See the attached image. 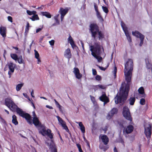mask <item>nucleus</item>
Returning <instances> with one entry per match:
<instances>
[{
    "label": "nucleus",
    "instance_id": "obj_22",
    "mask_svg": "<svg viewBox=\"0 0 152 152\" xmlns=\"http://www.w3.org/2000/svg\"><path fill=\"white\" fill-rule=\"evenodd\" d=\"M68 41L73 48H74L76 46V45L75 44L73 40L72 37L70 35L68 38Z\"/></svg>",
    "mask_w": 152,
    "mask_h": 152
},
{
    "label": "nucleus",
    "instance_id": "obj_26",
    "mask_svg": "<svg viewBox=\"0 0 152 152\" xmlns=\"http://www.w3.org/2000/svg\"><path fill=\"white\" fill-rule=\"evenodd\" d=\"M41 14L43 16H45L48 18H50L51 17V15L50 13L47 12H42Z\"/></svg>",
    "mask_w": 152,
    "mask_h": 152
},
{
    "label": "nucleus",
    "instance_id": "obj_55",
    "mask_svg": "<svg viewBox=\"0 0 152 152\" xmlns=\"http://www.w3.org/2000/svg\"><path fill=\"white\" fill-rule=\"evenodd\" d=\"M145 62L146 64L149 63V59L148 58H146L145 59Z\"/></svg>",
    "mask_w": 152,
    "mask_h": 152
},
{
    "label": "nucleus",
    "instance_id": "obj_48",
    "mask_svg": "<svg viewBox=\"0 0 152 152\" xmlns=\"http://www.w3.org/2000/svg\"><path fill=\"white\" fill-rule=\"evenodd\" d=\"M94 9H95L96 12L99 11L98 10V6L97 5V4L95 3H94Z\"/></svg>",
    "mask_w": 152,
    "mask_h": 152
},
{
    "label": "nucleus",
    "instance_id": "obj_60",
    "mask_svg": "<svg viewBox=\"0 0 152 152\" xmlns=\"http://www.w3.org/2000/svg\"><path fill=\"white\" fill-rule=\"evenodd\" d=\"M54 101L55 102V103L56 104V106H58V104H59V103L56 100V99H54Z\"/></svg>",
    "mask_w": 152,
    "mask_h": 152
},
{
    "label": "nucleus",
    "instance_id": "obj_10",
    "mask_svg": "<svg viewBox=\"0 0 152 152\" xmlns=\"http://www.w3.org/2000/svg\"><path fill=\"white\" fill-rule=\"evenodd\" d=\"M99 99L100 101L104 102V105L110 102L109 99L106 96L105 92H102V95L99 97Z\"/></svg>",
    "mask_w": 152,
    "mask_h": 152
},
{
    "label": "nucleus",
    "instance_id": "obj_40",
    "mask_svg": "<svg viewBox=\"0 0 152 152\" xmlns=\"http://www.w3.org/2000/svg\"><path fill=\"white\" fill-rule=\"evenodd\" d=\"M102 8L103 11L106 13H107L109 12V10L108 8L106 6H102Z\"/></svg>",
    "mask_w": 152,
    "mask_h": 152
},
{
    "label": "nucleus",
    "instance_id": "obj_1",
    "mask_svg": "<svg viewBox=\"0 0 152 152\" xmlns=\"http://www.w3.org/2000/svg\"><path fill=\"white\" fill-rule=\"evenodd\" d=\"M126 82L122 83L120 88L119 96L117 94L115 98V102L116 104H124L127 99L130 89V86L132 83V80L125 79Z\"/></svg>",
    "mask_w": 152,
    "mask_h": 152
},
{
    "label": "nucleus",
    "instance_id": "obj_30",
    "mask_svg": "<svg viewBox=\"0 0 152 152\" xmlns=\"http://www.w3.org/2000/svg\"><path fill=\"white\" fill-rule=\"evenodd\" d=\"M96 14L97 16V17L98 18H99L100 20L101 21H103V19L102 18V16L101 15L100 13L99 12V11L96 12Z\"/></svg>",
    "mask_w": 152,
    "mask_h": 152
},
{
    "label": "nucleus",
    "instance_id": "obj_7",
    "mask_svg": "<svg viewBox=\"0 0 152 152\" xmlns=\"http://www.w3.org/2000/svg\"><path fill=\"white\" fill-rule=\"evenodd\" d=\"M122 114L125 119L130 121H132V118L131 115L129 110L127 107H123Z\"/></svg>",
    "mask_w": 152,
    "mask_h": 152
},
{
    "label": "nucleus",
    "instance_id": "obj_41",
    "mask_svg": "<svg viewBox=\"0 0 152 152\" xmlns=\"http://www.w3.org/2000/svg\"><path fill=\"white\" fill-rule=\"evenodd\" d=\"M51 152H57V148L53 145H52L51 147Z\"/></svg>",
    "mask_w": 152,
    "mask_h": 152
},
{
    "label": "nucleus",
    "instance_id": "obj_42",
    "mask_svg": "<svg viewBox=\"0 0 152 152\" xmlns=\"http://www.w3.org/2000/svg\"><path fill=\"white\" fill-rule=\"evenodd\" d=\"M76 145L78 149V150L79 152H83L81 148V145L79 143L77 144Z\"/></svg>",
    "mask_w": 152,
    "mask_h": 152
},
{
    "label": "nucleus",
    "instance_id": "obj_28",
    "mask_svg": "<svg viewBox=\"0 0 152 152\" xmlns=\"http://www.w3.org/2000/svg\"><path fill=\"white\" fill-rule=\"evenodd\" d=\"M121 25L124 32H125L128 31L127 30V28L125 26V24L123 21L121 22Z\"/></svg>",
    "mask_w": 152,
    "mask_h": 152
},
{
    "label": "nucleus",
    "instance_id": "obj_56",
    "mask_svg": "<svg viewBox=\"0 0 152 152\" xmlns=\"http://www.w3.org/2000/svg\"><path fill=\"white\" fill-rule=\"evenodd\" d=\"M42 28H38V29H36V32L37 33H38L39 31H41L42 30Z\"/></svg>",
    "mask_w": 152,
    "mask_h": 152
},
{
    "label": "nucleus",
    "instance_id": "obj_38",
    "mask_svg": "<svg viewBox=\"0 0 152 152\" xmlns=\"http://www.w3.org/2000/svg\"><path fill=\"white\" fill-rule=\"evenodd\" d=\"M11 57L14 60H16L18 59L17 55L15 54H11L10 55Z\"/></svg>",
    "mask_w": 152,
    "mask_h": 152
},
{
    "label": "nucleus",
    "instance_id": "obj_31",
    "mask_svg": "<svg viewBox=\"0 0 152 152\" xmlns=\"http://www.w3.org/2000/svg\"><path fill=\"white\" fill-rule=\"evenodd\" d=\"M138 91L140 94H144L145 95V94L144 88L142 87H141L139 88Z\"/></svg>",
    "mask_w": 152,
    "mask_h": 152
},
{
    "label": "nucleus",
    "instance_id": "obj_33",
    "mask_svg": "<svg viewBox=\"0 0 152 152\" xmlns=\"http://www.w3.org/2000/svg\"><path fill=\"white\" fill-rule=\"evenodd\" d=\"M59 16V14H58L54 17V19L57 25H59L60 24V21L58 18Z\"/></svg>",
    "mask_w": 152,
    "mask_h": 152
},
{
    "label": "nucleus",
    "instance_id": "obj_54",
    "mask_svg": "<svg viewBox=\"0 0 152 152\" xmlns=\"http://www.w3.org/2000/svg\"><path fill=\"white\" fill-rule=\"evenodd\" d=\"M29 30V28H26L25 30V35H27L28 33Z\"/></svg>",
    "mask_w": 152,
    "mask_h": 152
},
{
    "label": "nucleus",
    "instance_id": "obj_50",
    "mask_svg": "<svg viewBox=\"0 0 152 152\" xmlns=\"http://www.w3.org/2000/svg\"><path fill=\"white\" fill-rule=\"evenodd\" d=\"M108 127L107 126H105L104 129H102V130L104 131V133H106L107 131V130Z\"/></svg>",
    "mask_w": 152,
    "mask_h": 152
},
{
    "label": "nucleus",
    "instance_id": "obj_64",
    "mask_svg": "<svg viewBox=\"0 0 152 152\" xmlns=\"http://www.w3.org/2000/svg\"><path fill=\"white\" fill-rule=\"evenodd\" d=\"M114 152H118L116 147L114 148Z\"/></svg>",
    "mask_w": 152,
    "mask_h": 152
},
{
    "label": "nucleus",
    "instance_id": "obj_21",
    "mask_svg": "<svg viewBox=\"0 0 152 152\" xmlns=\"http://www.w3.org/2000/svg\"><path fill=\"white\" fill-rule=\"evenodd\" d=\"M76 123L78 124L79 126L80 127V129L82 132L83 133H84L85 132V126L83 125L81 122H76Z\"/></svg>",
    "mask_w": 152,
    "mask_h": 152
},
{
    "label": "nucleus",
    "instance_id": "obj_46",
    "mask_svg": "<svg viewBox=\"0 0 152 152\" xmlns=\"http://www.w3.org/2000/svg\"><path fill=\"white\" fill-rule=\"evenodd\" d=\"M95 79L97 80L100 81L101 80L102 77L100 76L99 75H96L95 77Z\"/></svg>",
    "mask_w": 152,
    "mask_h": 152
},
{
    "label": "nucleus",
    "instance_id": "obj_3",
    "mask_svg": "<svg viewBox=\"0 0 152 152\" xmlns=\"http://www.w3.org/2000/svg\"><path fill=\"white\" fill-rule=\"evenodd\" d=\"M89 28L91 36L94 40H96L98 38L99 40H102L104 38V33L100 31L99 27L96 23L91 24Z\"/></svg>",
    "mask_w": 152,
    "mask_h": 152
},
{
    "label": "nucleus",
    "instance_id": "obj_4",
    "mask_svg": "<svg viewBox=\"0 0 152 152\" xmlns=\"http://www.w3.org/2000/svg\"><path fill=\"white\" fill-rule=\"evenodd\" d=\"M133 68V60L129 59L125 64L124 70L125 79L132 80V75Z\"/></svg>",
    "mask_w": 152,
    "mask_h": 152
},
{
    "label": "nucleus",
    "instance_id": "obj_32",
    "mask_svg": "<svg viewBox=\"0 0 152 152\" xmlns=\"http://www.w3.org/2000/svg\"><path fill=\"white\" fill-rule=\"evenodd\" d=\"M98 56L94 53V55H93V56L98 60V62H100L102 59V58L101 57L99 56Z\"/></svg>",
    "mask_w": 152,
    "mask_h": 152
},
{
    "label": "nucleus",
    "instance_id": "obj_62",
    "mask_svg": "<svg viewBox=\"0 0 152 152\" xmlns=\"http://www.w3.org/2000/svg\"><path fill=\"white\" fill-rule=\"evenodd\" d=\"M64 16L61 15V21H63V20L64 19Z\"/></svg>",
    "mask_w": 152,
    "mask_h": 152
},
{
    "label": "nucleus",
    "instance_id": "obj_24",
    "mask_svg": "<svg viewBox=\"0 0 152 152\" xmlns=\"http://www.w3.org/2000/svg\"><path fill=\"white\" fill-rule=\"evenodd\" d=\"M126 36V37L127 39L129 42H132L131 37L130 35V34L128 31L124 32Z\"/></svg>",
    "mask_w": 152,
    "mask_h": 152
},
{
    "label": "nucleus",
    "instance_id": "obj_36",
    "mask_svg": "<svg viewBox=\"0 0 152 152\" xmlns=\"http://www.w3.org/2000/svg\"><path fill=\"white\" fill-rule=\"evenodd\" d=\"M61 126L63 128V129H64L66 131V132L69 133V129L67 126L66 125V123L64 124H62V125H61Z\"/></svg>",
    "mask_w": 152,
    "mask_h": 152
},
{
    "label": "nucleus",
    "instance_id": "obj_29",
    "mask_svg": "<svg viewBox=\"0 0 152 152\" xmlns=\"http://www.w3.org/2000/svg\"><path fill=\"white\" fill-rule=\"evenodd\" d=\"M23 86V84L20 83L18 84L16 86V90L17 91H19L21 88Z\"/></svg>",
    "mask_w": 152,
    "mask_h": 152
},
{
    "label": "nucleus",
    "instance_id": "obj_37",
    "mask_svg": "<svg viewBox=\"0 0 152 152\" xmlns=\"http://www.w3.org/2000/svg\"><path fill=\"white\" fill-rule=\"evenodd\" d=\"M18 61V62L20 64L23 63L24 62V61L23 59L22 56H20L19 57H18V59H17Z\"/></svg>",
    "mask_w": 152,
    "mask_h": 152
},
{
    "label": "nucleus",
    "instance_id": "obj_49",
    "mask_svg": "<svg viewBox=\"0 0 152 152\" xmlns=\"http://www.w3.org/2000/svg\"><path fill=\"white\" fill-rule=\"evenodd\" d=\"M90 96L91 98V100L93 102H94L95 101V97L91 95H90Z\"/></svg>",
    "mask_w": 152,
    "mask_h": 152
},
{
    "label": "nucleus",
    "instance_id": "obj_57",
    "mask_svg": "<svg viewBox=\"0 0 152 152\" xmlns=\"http://www.w3.org/2000/svg\"><path fill=\"white\" fill-rule=\"evenodd\" d=\"M97 86H99V87L101 89H103L104 88V87L102 85H99Z\"/></svg>",
    "mask_w": 152,
    "mask_h": 152
},
{
    "label": "nucleus",
    "instance_id": "obj_2",
    "mask_svg": "<svg viewBox=\"0 0 152 152\" xmlns=\"http://www.w3.org/2000/svg\"><path fill=\"white\" fill-rule=\"evenodd\" d=\"M4 104L13 112H16L20 116L25 118L30 124L31 123V117L30 115L23 111L18 107L11 98H7L5 99Z\"/></svg>",
    "mask_w": 152,
    "mask_h": 152
},
{
    "label": "nucleus",
    "instance_id": "obj_14",
    "mask_svg": "<svg viewBox=\"0 0 152 152\" xmlns=\"http://www.w3.org/2000/svg\"><path fill=\"white\" fill-rule=\"evenodd\" d=\"M134 126L131 125H129L124 129L123 130V132L126 134H127L132 133L133 131Z\"/></svg>",
    "mask_w": 152,
    "mask_h": 152
},
{
    "label": "nucleus",
    "instance_id": "obj_53",
    "mask_svg": "<svg viewBox=\"0 0 152 152\" xmlns=\"http://www.w3.org/2000/svg\"><path fill=\"white\" fill-rule=\"evenodd\" d=\"M99 68L102 70L105 71L107 69V68H104L102 66H97Z\"/></svg>",
    "mask_w": 152,
    "mask_h": 152
},
{
    "label": "nucleus",
    "instance_id": "obj_6",
    "mask_svg": "<svg viewBox=\"0 0 152 152\" xmlns=\"http://www.w3.org/2000/svg\"><path fill=\"white\" fill-rule=\"evenodd\" d=\"M94 46H91L90 50L91 52V54L93 56L94 53L96 55H99L101 53V48H102L104 50L103 47L99 44V42H95L94 44Z\"/></svg>",
    "mask_w": 152,
    "mask_h": 152
},
{
    "label": "nucleus",
    "instance_id": "obj_9",
    "mask_svg": "<svg viewBox=\"0 0 152 152\" xmlns=\"http://www.w3.org/2000/svg\"><path fill=\"white\" fill-rule=\"evenodd\" d=\"M148 126V127L145 128L144 133L147 138L150 139L152 133V124H149Z\"/></svg>",
    "mask_w": 152,
    "mask_h": 152
},
{
    "label": "nucleus",
    "instance_id": "obj_11",
    "mask_svg": "<svg viewBox=\"0 0 152 152\" xmlns=\"http://www.w3.org/2000/svg\"><path fill=\"white\" fill-rule=\"evenodd\" d=\"M8 65L9 69L8 74L9 75V77L10 78L12 73L14 71L15 65L13 63L10 62L8 64Z\"/></svg>",
    "mask_w": 152,
    "mask_h": 152
},
{
    "label": "nucleus",
    "instance_id": "obj_52",
    "mask_svg": "<svg viewBox=\"0 0 152 152\" xmlns=\"http://www.w3.org/2000/svg\"><path fill=\"white\" fill-rule=\"evenodd\" d=\"M7 19L8 20L11 22L12 23V17L10 16H8V17Z\"/></svg>",
    "mask_w": 152,
    "mask_h": 152
},
{
    "label": "nucleus",
    "instance_id": "obj_19",
    "mask_svg": "<svg viewBox=\"0 0 152 152\" xmlns=\"http://www.w3.org/2000/svg\"><path fill=\"white\" fill-rule=\"evenodd\" d=\"M99 147L100 149L103 150L104 152H105L109 149V146L107 144L104 145V144H100L99 145Z\"/></svg>",
    "mask_w": 152,
    "mask_h": 152
},
{
    "label": "nucleus",
    "instance_id": "obj_8",
    "mask_svg": "<svg viewBox=\"0 0 152 152\" xmlns=\"http://www.w3.org/2000/svg\"><path fill=\"white\" fill-rule=\"evenodd\" d=\"M132 34L133 36L140 39V41L139 44V45L140 46H141L143 43L145 36L139 32L137 31H132Z\"/></svg>",
    "mask_w": 152,
    "mask_h": 152
},
{
    "label": "nucleus",
    "instance_id": "obj_23",
    "mask_svg": "<svg viewBox=\"0 0 152 152\" xmlns=\"http://www.w3.org/2000/svg\"><path fill=\"white\" fill-rule=\"evenodd\" d=\"M136 99L134 97H131L128 100V101L129 102V104L131 105H134L135 101Z\"/></svg>",
    "mask_w": 152,
    "mask_h": 152
},
{
    "label": "nucleus",
    "instance_id": "obj_35",
    "mask_svg": "<svg viewBox=\"0 0 152 152\" xmlns=\"http://www.w3.org/2000/svg\"><path fill=\"white\" fill-rule=\"evenodd\" d=\"M61 126L63 128V129H64L66 131V132L69 133V129L67 126L66 125V123L64 124H62V125H61Z\"/></svg>",
    "mask_w": 152,
    "mask_h": 152
},
{
    "label": "nucleus",
    "instance_id": "obj_44",
    "mask_svg": "<svg viewBox=\"0 0 152 152\" xmlns=\"http://www.w3.org/2000/svg\"><path fill=\"white\" fill-rule=\"evenodd\" d=\"M34 51L35 53V57L36 58L38 59L39 57V54L36 50H35Z\"/></svg>",
    "mask_w": 152,
    "mask_h": 152
},
{
    "label": "nucleus",
    "instance_id": "obj_15",
    "mask_svg": "<svg viewBox=\"0 0 152 152\" xmlns=\"http://www.w3.org/2000/svg\"><path fill=\"white\" fill-rule=\"evenodd\" d=\"M74 69L73 72L75 74L76 77L78 79H80L82 77V75L80 73L79 69L77 67H75Z\"/></svg>",
    "mask_w": 152,
    "mask_h": 152
},
{
    "label": "nucleus",
    "instance_id": "obj_45",
    "mask_svg": "<svg viewBox=\"0 0 152 152\" xmlns=\"http://www.w3.org/2000/svg\"><path fill=\"white\" fill-rule=\"evenodd\" d=\"M147 68L148 69H152V65L150 63H148L146 64Z\"/></svg>",
    "mask_w": 152,
    "mask_h": 152
},
{
    "label": "nucleus",
    "instance_id": "obj_20",
    "mask_svg": "<svg viewBox=\"0 0 152 152\" xmlns=\"http://www.w3.org/2000/svg\"><path fill=\"white\" fill-rule=\"evenodd\" d=\"M6 27H1L0 28V33L3 37H5L6 36Z\"/></svg>",
    "mask_w": 152,
    "mask_h": 152
},
{
    "label": "nucleus",
    "instance_id": "obj_63",
    "mask_svg": "<svg viewBox=\"0 0 152 152\" xmlns=\"http://www.w3.org/2000/svg\"><path fill=\"white\" fill-rule=\"evenodd\" d=\"M37 59V61H38L37 64H39V63L41 61V60H40V59L39 58V57L38 58V59Z\"/></svg>",
    "mask_w": 152,
    "mask_h": 152
},
{
    "label": "nucleus",
    "instance_id": "obj_58",
    "mask_svg": "<svg viewBox=\"0 0 152 152\" xmlns=\"http://www.w3.org/2000/svg\"><path fill=\"white\" fill-rule=\"evenodd\" d=\"M117 72V68L116 66H115L114 67V73H115H115H116Z\"/></svg>",
    "mask_w": 152,
    "mask_h": 152
},
{
    "label": "nucleus",
    "instance_id": "obj_47",
    "mask_svg": "<svg viewBox=\"0 0 152 152\" xmlns=\"http://www.w3.org/2000/svg\"><path fill=\"white\" fill-rule=\"evenodd\" d=\"M92 74L94 75H97V71L95 69H92Z\"/></svg>",
    "mask_w": 152,
    "mask_h": 152
},
{
    "label": "nucleus",
    "instance_id": "obj_18",
    "mask_svg": "<svg viewBox=\"0 0 152 152\" xmlns=\"http://www.w3.org/2000/svg\"><path fill=\"white\" fill-rule=\"evenodd\" d=\"M64 56L69 59L71 58L72 55L70 49L69 48H68L65 50L64 53Z\"/></svg>",
    "mask_w": 152,
    "mask_h": 152
},
{
    "label": "nucleus",
    "instance_id": "obj_59",
    "mask_svg": "<svg viewBox=\"0 0 152 152\" xmlns=\"http://www.w3.org/2000/svg\"><path fill=\"white\" fill-rule=\"evenodd\" d=\"M57 107H58V108H59L60 111H61V105L60 104H58V106H57Z\"/></svg>",
    "mask_w": 152,
    "mask_h": 152
},
{
    "label": "nucleus",
    "instance_id": "obj_12",
    "mask_svg": "<svg viewBox=\"0 0 152 152\" xmlns=\"http://www.w3.org/2000/svg\"><path fill=\"white\" fill-rule=\"evenodd\" d=\"M118 112V110L116 108H113L108 113L107 116V119H110L114 114H116Z\"/></svg>",
    "mask_w": 152,
    "mask_h": 152
},
{
    "label": "nucleus",
    "instance_id": "obj_39",
    "mask_svg": "<svg viewBox=\"0 0 152 152\" xmlns=\"http://www.w3.org/2000/svg\"><path fill=\"white\" fill-rule=\"evenodd\" d=\"M58 119L59 122L60 123L61 126L62 125V124H64L65 123V122L62 119L60 118L59 116H58Z\"/></svg>",
    "mask_w": 152,
    "mask_h": 152
},
{
    "label": "nucleus",
    "instance_id": "obj_43",
    "mask_svg": "<svg viewBox=\"0 0 152 152\" xmlns=\"http://www.w3.org/2000/svg\"><path fill=\"white\" fill-rule=\"evenodd\" d=\"M140 103L142 105L145 104V99L144 98L141 99L140 100Z\"/></svg>",
    "mask_w": 152,
    "mask_h": 152
},
{
    "label": "nucleus",
    "instance_id": "obj_51",
    "mask_svg": "<svg viewBox=\"0 0 152 152\" xmlns=\"http://www.w3.org/2000/svg\"><path fill=\"white\" fill-rule=\"evenodd\" d=\"M55 41L54 40H52L49 41V43L51 45H53L54 44Z\"/></svg>",
    "mask_w": 152,
    "mask_h": 152
},
{
    "label": "nucleus",
    "instance_id": "obj_34",
    "mask_svg": "<svg viewBox=\"0 0 152 152\" xmlns=\"http://www.w3.org/2000/svg\"><path fill=\"white\" fill-rule=\"evenodd\" d=\"M26 12L27 14L29 15H34L36 14V11H30L29 10H27L26 11Z\"/></svg>",
    "mask_w": 152,
    "mask_h": 152
},
{
    "label": "nucleus",
    "instance_id": "obj_61",
    "mask_svg": "<svg viewBox=\"0 0 152 152\" xmlns=\"http://www.w3.org/2000/svg\"><path fill=\"white\" fill-rule=\"evenodd\" d=\"M46 107H47V108H48L50 109H53V107H52V106H49V105H47L46 106Z\"/></svg>",
    "mask_w": 152,
    "mask_h": 152
},
{
    "label": "nucleus",
    "instance_id": "obj_13",
    "mask_svg": "<svg viewBox=\"0 0 152 152\" xmlns=\"http://www.w3.org/2000/svg\"><path fill=\"white\" fill-rule=\"evenodd\" d=\"M33 113L34 117L33 119V123L36 126L38 127L42 124L39 121L38 118L37 117L35 112H34Z\"/></svg>",
    "mask_w": 152,
    "mask_h": 152
},
{
    "label": "nucleus",
    "instance_id": "obj_17",
    "mask_svg": "<svg viewBox=\"0 0 152 152\" xmlns=\"http://www.w3.org/2000/svg\"><path fill=\"white\" fill-rule=\"evenodd\" d=\"M101 139L104 145L108 144L109 142V139L106 135L104 134L102 135L101 137Z\"/></svg>",
    "mask_w": 152,
    "mask_h": 152
},
{
    "label": "nucleus",
    "instance_id": "obj_5",
    "mask_svg": "<svg viewBox=\"0 0 152 152\" xmlns=\"http://www.w3.org/2000/svg\"><path fill=\"white\" fill-rule=\"evenodd\" d=\"M39 133L44 136H47L51 140L53 138V134L51 133V130L46 129V127L44 124H41L38 127Z\"/></svg>",
    "mask_w": 152,
    "mask_h": 152
},
{
    "label": "nucleus",
    "instance_id": "obj_16",
    "mask_svg": "<svg viewBox=\"0 0 152 152\" xmlns=\"http://www.w3.org/2000/svg\"><path fill=\"white\" fill-rule=\"evenodd\" d=\"M69 9L66 7L65 9H64L62 7H61L58 11V12L60 13L61 15L65 16L68 13Z\"/></svg>",
    "mask_w": 152,
    "mask_h": 152
},
{
    "label": "nucleus",
    "instance_id": "obj_27",
    "mask_svg": "<svg viewBox=\"0 0 152 152\" xmlns=\"http://www.w3.org/2000/svg\"><path fill=\"white\" fill-rule=\"evenodd\" d=\"M34 15L32 16L31 18H30V19L32 21H35V20H39V18L37 14L33 15Z\"/></svg>",
    "mask_w": 152,
    "mask_h": 152
},
{
    "label": "nucleus",
    "instance_id": "obj_25",
    "mask_svg": "<svg viewBox=\"0 0 152 152\" xmlns=\"http://www.w3.org/2000/svg\"><path fill=\"white\" fill-rule=\"evenodd\" d=\"M12 123L15 125H17L18 124V122L17 119V117L15 115H14L12 116Z\"/></svg>",
    "mask_w": 152,
    "mask_h": 152
}]
</instances>
